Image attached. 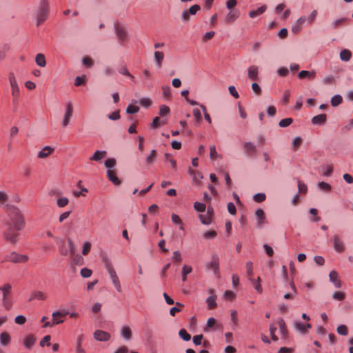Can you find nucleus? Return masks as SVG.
<instances>
[{
    "instance_id": "21",
    "label": "nucleus",
    "mask_w": 353,
    "mask_h": 353,
    "mask_svg": "<svg viewBox=\"0 0 353 353\" xmlns=\"http://www.w3.org/2000/svg\"><path fill=\"white\" fill-rule=\"evenodd\" d=\"M107 177L109 181L112 182L116 185H119L121 183L120 179L116 176V173L114 171L108 170L107 171Z\"/></svg>"
},
{
    "instance_id": "34",
    "label": "nucleus",
    "mask_w": 353,
    "mask_h": 353,
    "mask_svg": "<svg viewBox=\"0 0 353 353\" xmlns=\"http://www.w3.org/2000/svg\"><path fill=\"white\" fill-rule=\"evenodd\" d=\"M216 295H212V296H210L207 299H206V303L208 304V307L209 309H214L216 307L217 304L216 303Z\"/></svg>"
},
{
    "instance_id": "5",
    "label": "nucleus",
    "mask_w": 353,
    "mask_h": 353,
    "mask_svg": "<svg viewBox=\"0 0 353 353\" xmlns=\"http://www.w3.org/2000/svg\"><path fill=\"white\" fill-rule=\"evenodd\" d=\"M205 266L208 270H212L215 275L219 274V257L216 253L212 254V260Z\"/></svg>"
},
{
    "instance_id": "6",
    "label": "nucleus",
    "mask_w": 353,
    "mask_h": 353,
    "mask_svg": "<svg viewBox=\"0 0 353 353\" xmlns=\"http://www.w3.org/2000/svg\"><path fill=\"white\" fill-rule=\"evenodd\" d=\"M102 261H103L105 268L106 269L107 272H108V274L110 275L111 280H112L114 278L118 277L115 270L113 268V266H112L110 259L106 255H103L102 256Z\"/></svg>"
},
{
    "instance_id": "1",
    "label": "nucleus",
    "mask_w": 353,
    "mask_h": 353,
    "mask_svg": "<svg viewBox=\"0 0 353 353\" xmlns=\"http://www.w3.org/2000/svg\"><path fill=\"white\" fill-rule=\"evenodd\" d=\"M8 218L4 221L6 227L3 232L4 240L11 244H16L19 241V233L25 227V221L19 208L14 205H6Z\"/></svg>"
},
{
    "instance_id": "7",
    "label": "nucleus",
    "mask_w": 353,
    "mask_h": 353,
    "mask_svg": "<svg viewBox=\"0 0 353 353\" xmlns=\"http://www.w3.org/2000/svg\"><path fill=\"white\" fill-rule=\"evenodd\" d=\"M6 260L14 263H25L28 260V256L24 254H19L16 252H12L6 256Z\"/></svg>"
},
{
    "instance_id": "53",
    "label": "nucleus",
    "mask_w": 353,
    "mask_h": 353,
    "mask_svg": "<svg viewBox=\"0 0 353 353\" xmlns=\"http://www.w3.org/2000/svg\"><path fill=\"white\" fill-rule=\"evenodd\" d=\"M216 235H217V233H216V231H214V230H210V231H208V232H205L203 234V236L205 239H214L216 236Z\"/></svg>"
},
{
    "instance_id": "11",
    "label": "nucleus",
    "mask_w": 353,
    "mask_h": 353,
    "mask_svg": "<svg viewBox=\"0 0 353 353\" xmlns=\"http://www.w3.org/2000/svg\"><path fill=\"white\" fill-rule=\"evenodd\" d=\"M94 339L99 341H108L110 339V334L103 330H96L93 334Z\"/></svg>"
},
{
    "instance_id": "43",
    "label": "nucleus",
    "mask_w": 353,
    "mask_h": 353,
    "mask_svg": "<svg viewBox=\"0 0 353 353\" xmlns=\"http://www.w3.org/2000/svg\"><path fill=\"white\" fill-rule=\"evenodd\" d=\"M293 123V119L292 118H285V119H281L279 123V125L281 127V128H286L288 126H289L290 125H291L292 123Z\"/></svg>"
},
{
    "instance_id": "22",
    "label": "nucleus",
    "mask_w": 353,
    "mask_h": 353,
    "mask_svg": "<svg viewBox=\"0 0 353 353\" xmlns=\"http://www.w3.org/2000/svg\"><path fill=\"white\" fill-rule=\"evenodd\" d=\"M36 341V337L32 334L28 335L24 339V346L27 349H31Z\"/></svg>"
},
{
    "instance_id": "50",
    "label": "nucleus",
    "mask_w": 353,
    "mask_h": 353,
    "mask_svg": "<svg viewBox=\"0 0 353 353\" xmlns=\"http://www.w3.org/2000/svg\"><path fill=\"white\" fill-rule=\"evenodd\" d=\"M266 196L264 193H256L253 196V199L256 203H261L265 200Z\"/></svg>"
},
{
    "instance_id": "24",
    "label": "nucleus",
    "mask_w": 353,
    "mask_h": 353,
    "mask_svg": "<svg viewBox=\"0 0 353 353\" xmlns=\"http://www.w3.org/2000/svg\"><path fill=\"white\" fill-rule=\"evenodd\" d=\"M106 151L97 150L92 157H90V161H99L106 156Z\"/></svg>"
},
{
    "instance_id": "32",
    "label": "nucleus",
    "mask_w": 353,
    "mask_h": 353,
    "mask_svg": "<svg viewBox=\"0 0 353 353\" xmlns=\"http://www.w3.org/2000/svg\"><path fill=\"white\" fill-rule=\"evenodd\" d=\"M36 63L40 67H45L46 65V58L43 54L39 53L35 57Z\"/></svg>"
},
{
    "instance_id": "52",
    "label": "nucleus",
    "mask_w": 353,
    "mask_h": 353,
    "mask_svg": "<svg viewBox=\"0 0 353 353\" xmlns=\"http://www.w3.org/2000/svg\"><path fill=\"white\" fill-rule=\"evenodd\" d=\"M86 77L85 75L82 77H77L74 80V85L76 86H81L85 83Z\"/></svg>"
},
{
    "instance_id": "59",
    "label": "nucleus",
    "mask_w": 353,
    "mask_h": 353,
    "mask_svg": "<svg viewBox=\"0 0 353 353\" xmlns=\"http://www.w3.org/2000/svg\"><path fill=\"white\" fill-rule=\"evenodd\" d=\"M90 249H91L90 243L88 241H85L83 245L82 254L83 255H87L89 253V252L90 251Z\"/></svg>"
},
{
    "instance_id": "61",
    "label": "nucleus",
    "mask_w": 353,
    "mask_h": 353,
    "mask_svg": "<svg viewBox=\"0 0 353 353\" xmlns=\"http://www.w3.org/2000/svg\"><path fill=\"white\" fill-rule=\"evenodd\" d=\"M108 119L112 121H117L120 119V112L119 110H116L111 114H109L108 116Z\"/></svg>"
},
{
    "instance_id": "57",
    "label": "nucleus",
    "mask_w": 353,
    "mask_h": 353,
    "mask_svg": "<svg viewBox=\"0 0 353 353\" xmlns=\"http://www.w3.org/2000/svg\"><path fill=\"white\" fill-rule=\"evenodd\" d=\"M302 139L299 137H295L292 141V147L294 150H296L297 148L301 145Z\"/></svg>"
},
{
    "instance_id": "4",
    "label": "nucleus",
    "mask_w": 353,
    "mask_h": 353,
    "mask_svg": "<svg viewBox=\"0 0 353 353\" xmlns=\"http://www.w3.org/2000/svg\"><path fill=\"white\" fill-rule=\"evenodd\" d=\"M201 9L198 4H194L190 7L188 10H184L181 13V20L184 23H187L190 19V15H194Z\"/></svg>"
},
{
    "instance_id": "31",
    "label": "nucleus",
    "mask_w": 353,
    "mask_h": 353,
    "mask_svg": "<svg viewBox=\"0 0 353 353\" xmlns=\"http://www.w3.org/2000/svg\"><path fill=\"white\" fill-rule=\"evenodd\" d=\"M10 342V336L8 333L3 332L0 334V343L2 345L6 346Z\"/></svg>"
},
{
    "instance_id": "14",
    "label": "nucleus",
    "mask_w": 353,
    "mask_h": 353,
    "mask_svg": "<svg viewBox=\"0 0 353 353\" xmlns=\"http://www.w3.org/2000/svg\"><path fill=\"white\" fill-rule=\"evenodd\" d=\"M259 67L255 65H250L248 68V78L253 81L259 80Z\"/></svg>"
},
{
    "instance_id": "46",
    "label": "nucleus",
    "mask_w": 353,
    "mask_h": 353,
    "mask_svg": "<svg viewBox=\"0 0 353 353\" xmlns=\"http://www.w3.org/2000/svg\"><path fill=\"white\" fill-rule=\"evenodd\" d=\"M194 208L197 212H205V210L206 209V205L203 203H200V202L196 201L194 203Z\"/></svg>"
},
{
    "instance_id": "13",
    "label": "nucleus",
    "mask_w": 353,
    "mask_h": 353,
    "mask_svg": "<svg viewBox=\"0 0 353 353\" xmlns=\"http://www.w3.org/2000/svg\"><path fill=\"white\" fill-rule=\"evenodd\" d=\"M255 216L257 219V227L262 228L263 224L265 223V214L263 209L259 208L255 211Z\"/></svg>"
},
{
    "instance_id": "16",
    "label": "nucleus",
    "mask_w": 353,
    "mask_h": 353,
    "mask_svg": "<svg viewBox=\"0 0 353 353\" xmlns=\"http://www.w3.org/2000/svg\"><path fill=\"white\" fill-rule=\"evenodd\" d=\"M329 278L330 281L332 282L336 288H340L341 287L342 283L339 278L338 273L336 271H331L329 274Z\"/></svg>"
},
{
    "instance_id": "45",
    "label": "nucleus",
    "mask_w": 353,
    "mask_h": 353,
    "mask_svg": "<svg viewBox=\"0 0 353 353\" xmlns=\"http://www.w3.org/2000/svg\"><path fill=\"white\" fill-rule=\"evenodd\" d=\"M104 165L108 170H111L112 168H113L116 165V160H115V159H114V158L107 159L104 161Z\"/></svg>"
},
{
    "instance_id": "38",
    "label": "nucleus",
    "mask_w": 353,
    "mask_h": 353,
    "mask_svg": "<svg viewBox=\"0 0 353 353\" xmlns=\"http://www.w3.org/2000/svg\"><path fill=\"white\" fill-rule=\"evenodd\" d=\"M179 335L185 341H189L191 339V335L184 328L179 331Z\"/></svg>"
},
{
    "instance_id": "40",
    "label": "nucleus",
    "mask_w": 353,
    "mask_h": 353,
    "mask_svg": "<svg viewBox=\"0 0 353 353\" xmlns=\"http://www.w3.org/2000/svg\"><path fill=\"white\" fill-rule=\"evenodd\" d=\"M77 187L79 188H80L81 191L79 192H77V191H73V194L74 195L76 196V197H79L80 196H83L84 195V192H88V190L87 188H83L81 186V181H79L78 183H77Z\"/></svg>"
},
{
    "instance_id": "15",
    "label": "nucleus",
    "mask_w": 353,
    "mask_h": 353,
    "mask_svg": "<svg viewBox=\"0 0 353 353\" xmlns=\"http://www.w3.org/2000/svg\"><path fill=\"white\" fill-rule=\"evenodd\" d=\"M240 16V12L237 9L230 10L225 17V22L227 23H233Z\"/></svg>"
},
{
    "instance_id": "36",
    "label": "nucleus",
    "mask_w": 353,
    "mask_h": 353,
    "mask_svg": "<svg viewBox=\"0 0 353 353\" xmlns=\"http://www.w3.org/2000/svg\"><path fill=\"white\" fill-rule=\"evenodd\" d=\"M157 154V150H152L150 152V154L146 157V159H145L146 163L148 165L152 164L156 159Z\"/></svg>"
},
{
    "instance_id": "3",
    "label": "nucleus",
    "mask_w": 353,
    "mask_h": 353,
    "mask_svg": "<svg viewBox=\"0 0 353 353\" xmlns=\"http://www.w3.org/2000/svg\"><path fill=\"white\" fill-rule=\"evenodd\" d=\"M114 29L118 39L121 42L125 43L128 41V32L125 27L114 23Z\"/></svg>"
},
{
    "instance_id": "28",
    "label": "nucleus",
    "mask_w": 353,
    "mask_h": 353,
    "mask_svg": "<svg viewBox=\"0 0 353 353\" xmlns=\"http://www.w3.org/2000/svg\"><path fill=\"white\" fill-rule=\"evenodd\" d=\"M266 10H267V6L266 5H263L262 6H261L257 10H251L249 12V16L251 18H254L256 16L263 14Z\"/></svg>"
},
{
    "instance_id": "60",
    "label": "nucleus",
    "mask_w": 353,
    "mask_h": 353,
    "mask_svg": "<svg viewBox=\"0 0 353 353\" xmlns=\"http://www.w3.org/2000/svg\"><path fill=\"white\" fill-rule=\"evenodd\" d=\"M141 105L145 108H149L152 104V101L148 98H142L139 100Z\"/></svg>"
},
{
    "instance_id": "37",
    "label": "nucleus",
    "mask_w": 353,
    "mask_h": 353,
    "mask_svg": "<svg viewBox=\"0 0 353 353\" xmlns=\"http://www.w3.org/2000/svg\"><path fill=\"white\" fill-rule=\"evenodd\" d=\"M192 271L191 266L184 265L182 268V281H185L187 280V275Z\"/></svg>"
},
{
    "instance_id": "63",
    "label": "nucleus",
    "mask_w": 353,
    "mask_h": 353,
    "mask_svg": "<svg viewBox=\"0 0 353 353\" xmlns=\"http://www.w3.org/2000/svg\"><path fill=\"white\" fill-rule=\"evenodd\" d=\"M337 332L343 336H346L348 333L347 326L341 325L337 327Z\"/></svg>"
},
{
    "instance_id": "17",
    "label": "nucleus",
    "mask_w": 353,
    "mask_h": 353,
    "mask_svg": "<svg viewBox=\"0 0 353 353\" xmlns=\"http://www.w3.org/2000/svg\"><path fill=\"white\" fill-rule=\"evenodd\" d=\"M121 336L125 341H130L132 339V333L130 327L128 325L122 326L121 329Z\"/></svg>"
},
{
    "instance_id": "42",
    "label": "nucleus",
    "mask_w": 353,
    "mask_h": 353,
    "mask_svg": "<svg viewBox=\"0 0 353 353\" xmlns=\"http://www.w3.org/2000/svg\"><path fill=\"white\" fill-rule=\"evenodd\" d=\"M12 286L9 283H6L3 286L0 287V290L3 292V298L8 297V294L10 292Z\"/></svg>"
},
{
    "instance_id": "39",
    "label": "nucleus",
    "mask_w": 353,
    "mask_h": 353,
    "mask_svg": "<svg viewBox=\"0 0 353 353\" xmlns=\"http://www.w3.org/2000/svg\"><path fill=\"white\" fill-rule=\"evenodd\" d=\"M343 101V98L339 94H336L332 97L330 103L333 107H336L341 104Z\"/></svg>"
},
{
    "instance_id": "12",
    "label": "nucleus",
    "mask_w": 353,
    "mask_h": 353,
    "mask_svg": "<svg viewBox=\"0 0 353 353\" xmlns=\"http://www.w3.org/2000/svg\"><path fill=\"white\" fill-rule=\"evenodd\" d=\"M295 330L301 334H305L309 328V323H305L299 320H295L294 322Z\"/></svg>"
},
{
    "instance_id": "23",
    "label": "nucleus",
    "mask_w": 353,
    "mask_h": 353,
    "mask_svg": "<svg viewBox=\"0 0 353 353\" xmlns=\"http://www.w3.org/2000/svg\"><path fill=\"white\" fill-rule=\"evenodd\" d=\"M57 243L59 245L60 254L66 256L68 254V248L65 247V244L63 239L56 238Z\"/></svg>"
},
{
    "instance_id": "19",
    "label": "nucleus",
    "mask_w": 353,
    "mask_h": 353,
    "mask_svg": "<svg viewBox=\"0 0 353 353\" xmlns=\"http://www.w3.org/2000/svg\"><path fill=\"white\" fill-rule=\"evenodd\" d=\"M164 59V54L161 51H155L154 53V59L155 65L157 68H160L162 66V63Z\"/></svg>"
},
{
    "instance_id": "8",
    "label": "nucleus",
    "mask_w": 353,
    "mask_h": 353,
    "mask_svg": "<svg viewBox=\"0 0 353 353\" xmlns=\"http://www.w3.org/2000/svg\"><path fill=\"white\" fill-rule=\"evenodd\" d=\"M73 114V107L71 102H68L65 106V112L62 121V126L65 128L70 123V120Z\"/></svg>"
},
{
    "instance_id": "54",
    "label": "nucleus",
    "mask_w": 353,
    "mask_h": 353,
    "mask_svg": "<svg viewBox=\"0 0 353 353\" xmlns=\"http://www.w3.org/2000/svg\"><path fill=\"white\" fill-rule=\"evenodd\" d=\"M170 112L168 106L165 105H161L159 108V114L162 117L168 115Z\"/></svg>"
},
{
    "instance_id": "30",
    "label": "nucleus",
    "mask_w": 353,
    "mask_h": 353,
    "mask_svg": "<svg viewBox=\"0 0 353 353\" xmlns=\"http://www.w3.org/2000/svg\"><path fill=\"white\" fill-rule=\"evenodd\" d=\"M12 89V95L13 96V103H17L19 96V88L17 83L10 85Z\"/></svg>"
},
{
    "instance_id": "33",
    "label": "nucleus",
    "mask_w": 353,
    "mask_h": 353,
    "mask_svg": "<svg viewBox=\"0 0 353 353\" xmlns=\"http://www.w3.org/2000/svg\"><path fill=\"white\" fill-rule=\"evenodd\" d=\"M352 57V53L349 50L344 49L340 52V59L344 61H348Z\"/></svg>"
},
{
    "instance_id": "56",
    "label": "nucleus",
    "mask_w": 353,
    "mask_h": 353,
    "mask_svg": "<svg viewBox=\"0 0 353 353\" xmlns=\"http://www.w3.org/2000/svg\"><path fill=\"white\" fill-rule=\"evenodd\" d=\"M80 274L83 278H89L92 275V271L87 268H83L81 270Z\"/></svg>"
},
{
    "instance_id": "64",
    "label": "nucleus",
    "mask_w": 353,
    "mask_h": 353,
    "mask_svg": "<svg viewBox=\"0 0 353 353\" xmlns=\"http://www.w3.org/2000/svg\"><path fill=\"white\" fill-rule=\"evenodd\" d=\"M289 73V70L285 67H281L277 70V74L280 77H286Z\"/></svg>"
},
{
    "instance_id": "48",
    "label": "nucleus",
    "mask_w": 353,
    "mask_h": 353,
    "mask_svg": "<svg viewBox=\"0 0 353 353\" xmlns=\"http://www.w3.org/2000/svg\"><path fill=\"white\" fill-rule=\"evenodd\" d=\"M176 306L172 307L170 310V314L172 316H175L176 313L181 311V309L179 307H183V305L179 302H176Z\"/></svg>"
},
{
    "instance_id": "2",
    "label": "nucleus",
    "mask_w": 353,
    "mask_h": 353,
    "mask_svg": "<svg viewBox=\"0 0 353 353\" xmlns=\"http://www.w3.org/2000/svg\"><path fill=\"white\" fill-rule=\"evenodd\" d=\"M49 12V3L47 0H41L37 12V26H39L47 19Z\"/></svg>"
},
{
    "instance_id": "10",
    "label": "nucleus",
    "mask_w": 353,
    "mask_h": 353,
    "mask_svg": "<svg viewBox=\"0 0 353 353\" xmlns=\"http://www.w3.org/2000/svg\"><path fill=\"white\" fill-rule=\"evenodd\" d=\"M331 242L337 252H343L345 250L343 243L338 235H334L331 238Z\"/></svg>"
},
{
    "instance_id": "49",
    "label": "nucleus",
    "mask_w": 353,
    "mask_h": 353,
    "mask_svg": "<svg viewBox=\"0 0 353 353\" xmlns=\"http://www.w3.org/2000/svg\"><path fill=\"white\" fill-rule=\"evenodd\" d=\"M252 282V284L254 285V289L259 292H262V287H261V285L260 283V277H258L257 278V280L255 281L251 278L249 279Z\"/></svg>"
},
{
    "instance_id": "55",
    "label": "nucleus",
    "mask_w": 353,
    "mask_h": 353,
    "mask_svg": "<svg viewBox=\"0 0 353 353\" xmlns=\"http://www.w3.org/2000/svg\"><path fill=\"white\" fill-rule=\"evenodd\" d=\"M139 108L136 105H129L126 108V112L129 114H134L138 112Z\"/></svg>"
},
{
    "instance_id": "51",
    "label": "nucleus",
    "mask_w": 353,
    "mask_h": 353,
    "mask_svg": "<svg viewBox=\"0 0 353 353\" xmlns=\"http://www.w3.org/2000/svg\"><path fill=\"white\" fill-rule=\"evenodd\" d=\"M318 187L321 190L329 192L331 190V185L325 182H320L318 183Z\"/></svg>"
},
{
    "instance_id": "47",
    "label": "nucleus",
    "mask_w": 353,
    "mask_h": 353,
    "mask_svg": "<svg viewBox=\"0 0 353 353\" xmlns=\"http://www.w3.org/2000/svg\"><path fill=\"white\" fill-rule=\"evenodd\" d=\"M118 72L125 76L129 77L131 79H134V77L129 72L125 66H121L118 68Z\"/></svg>"
},
{
    "instance_id": "20",
    "label": "nucleus",
    "mask_w": 353,
    "mask_h": 353,
    "mask_svg": "<svg viewBox=\"0 0 353 353\" xmlns=\"http://www.w3.org/2000/svg\"><path fill=\"white\" fill-rule=\"evenodd\" d=\"M68 313V311H65L64 310L63 312H59V311H56V312H54L52 314V317H53V321H52V324L54 325V324H59V323H61L63 322V321L62 319H57V317H62V316H64L65 315H67Z\"/></svg>"
},
{
    "instance_id": "9",
    "label": "nucleus",
    "mask_w": 353,
    "mask_h": 353,
    "mask_svg": "<svg viewBox=\"0 0 353 353\" xmlns=\"http://www.w3.org/2000/svg\"><path fill=\"white\" fill-rule=\"evenodd\" d=\"M244 154L248 157H253L256 152V146L253 143L248 141L243 143Z\"/></svg>"
},
{
    "instance_id": "29",
    "label": "nucleus",
    "mask_w": 353,
    "mask_h": 353,
    "mask_svg": "<svg viewBox=\"0 0 353 353\" xmlns=\"http://www.w3.org/2000/svg\"><path fill=\"white\" fill-rule=\"evenodd\" d=\"M46 299V296L44 293H43L41 291H35L34 292L30 297L29 298L28 301H31L33 299H38V300H45Z\"/></svg>"
},
{
    "instance_id": "25",
    "label": "nucleus",
    "mask_w": 353,
    "mask_h": 353,
    "mask_svg": "<svg viewBox=\"0 0 353 353\" xmlns=\"http://www.w3.org/2000/svg\"><path fill=\"white\" fill-rule=\"evenodd\" d=\"M277 323L279 327L281 334L283 338L287 337L288 330L284 320L282 318H279L277 320Z\"/></svg>"
},
{
    "instance_id": "41",
    "label": "nucleus",
    "mask_w": 353,
    "mask_h": 353,
    "mask_svg": "<svg viewBox=\"0 0 353 353\" xmlns=\"http://www.w3.org/2000/svg\"><path fill=\"white\" fill-rule=\"evenodd\" d=\"M199 219L203 225H210L212 221V216L208 214H199Z\"/></svg>"
},
{
    "instance_id": "58",
    "label": "nucleus",
    "mask_w": 353,
    "mask_h": 353,
    "mask_svg": "<svg viewBox=\"0 0 353 353\" xmlns=\"http://www.w3.org/2000/svg\"><path fill=\"white\" fill-rule=\"evenodd\" d=\"M83 258L80 254L74 255L73 258V263L77 265H81L83 264Z\"/></svg>"
},
{
    "instance_id": "44",
    "label": "nucleus",
    "mask_w": 353,
    "mask_h": 353,
    "mask_svg": "<svg viewBox=\"0 0 353 353\" xmlns=\"http://www.w3.org/2000/svg\"><path fill=\"white\" fill-rule=\"evenodd\" d=\"M161 123H162V124H165V123H166V121L165 120L161 121V119L159 117H156L153 119L152 123L151 124V127L153 129H156L160 126Z\"/></svg>"
},
{
    "instance_id": "62",
    "label": "nucleus",
    "mask_w": 353,
    "mask_h": 353,
    "mask_svg": "<svg viewBox=\"0 0 353 353\" xmlns=\"http://www.w3.org/2000/svg\"><path fill=\"white\" fill-rule=\"evenodd\" d=\"M252 89L256 95H260L262 92L261 87L256 82L252 83Z\"/></svg>"
},
{
    "instance_id": "35",
    "label": "nucleus",
    "mask_w": 353,
    "mask_h": 353,
    "mask_svg": "<svg viewBox=\"0 0 353 353\" xmlns=\"http://www.w3.org/2000/svg\"><path fill=\"white\" fill-rule=\"evenodd\" d=\"M82 64L85 67L90 68L94 65V61L91 57L85 56L82 58Z\"/></svg>"
},
{
    "instance_id": "26",
    "label": "nucleus",
    "mask_w": 353,
    "mask_h": 353,
    "mask_svg": "<svg viewBox=\"0 0 353 353\" xmlns=\"http://www.w3.org/2000/svg\"><path fill=\"white\" fill-rule=\"evenodd\" d=\"M188 173L192 176L193 181L199 183V180L203 179V174L199 171H195L190 168L188 169Z\"/></svg>"
},
{
    "instance_id": "27",
    "label": "nucleus",
    "mask_w": 353,
    "mask_h": 353,
    "mask_svg": "<svg viewBox=\"0 0 353 353\" xmlns=\"http://www.w3.org/2000/svg\"><path fill=\"white\" fill-rule=\"evenodd\" d=\"M54 148L50 146H45L41 151L38 153L37 157L40 159L46 158L52 152H53Z\"/></svg>"
},
{
    "instance_id": "18",
    "label": "nucleus",
    "mask_w": 353,
    "mask_h": 353,
    "mask_svg": "<svg viewBox=\"0 0 353 353\" xmlns=\"http://www.w3.org/2000/svg\"><path fill=\"white\" fill-rule=\"evenodd\" d=\"M327 115L325 114H321L314 117L312 119V123L314 125H323L326 123Z\"/></svg>"
}]
</instances>
